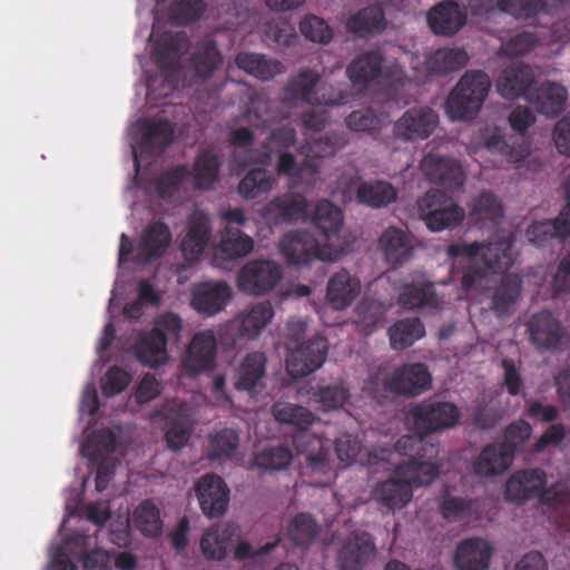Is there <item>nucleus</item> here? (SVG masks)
<instances>
[{
	"mask_svg": "<svg viewBox=\"0 0 570 570\" xmlns=\"http://www.w3.org/2000/svg\"><path fill=\"white\" fill-rule=\"evenodd\" d=\"M448 254L450 257L465 256L470 259L461 279L465 291L476 287L488 274L508 269L513 264L510 237H495L487 244L451 245Z\"/></svg>",
	"mask_w": 570,
	"mask_h": 570,
	"instance_id": "1",
	"label": "nucleus"
},
{
	"mask_svg": "<svg viewBox=\"0 0 570 570\" xmlns=\"http://www.w3.org/2000/svg\"><path fill=\"white\" fill-rule=\"evenodd\" d=\"M395 450L405 460L395 466L397 475L403 476L413 487L429 485L439 475V445L429 443L424 439L403 435L395 443Z\"/></svg>",
	"mask_w": 570,
	"mask_h": 570,
	"instance_id": "2",
	"label": "nucleus"
},
{
	"mask_svg": "<svg viewBox=\"0 0 570 570\" xmlns=\"http://www.w3.org/2000/svg\"><path fill=\"white\" fill-rule=\"evenodd\" d=\"M491 88L482 70H468L450 91L444 109L451 120H471L481 110Z\"/></svg>",
	"mask_w": 570,
	"mask_h": 570,
	"instance_id": "3",
	"label": "nucleus"
},
{
	"mask_svg": "<svg viewBox=\"0 0 570 570\" xmlns=\"http://www.w3.org/2000/svg\"><path fill=\"white\" fill-rule=\"evenodd\" d=\"M183 331L181 318L175 313L158 316L150 331L142 332L136 344L135 354L140 363L157 367L168 360L167 344L177 343Z\"/></svg>",
	"mask_w": 570,
	"mask_h": 570,
	"instance_id": "4",
	"label": "nucleus"
},
{
	"mask_svg": "<svg viewBox=\"0 0 570 570\" xmlns=\"http://www.w3.org/2000/svg\"><path fill=\"white\" fill-rule=\"evenodd\" d=\"M317 71L305 68L292 76L284 89L285 101L304 102L312 106H341L347 102L348 94L334 86L320 85Z\"/></svg>",
	"mask_w": 570,
	"mask_h": 570,
	"instance_id": "5",
	"label": "nucleus"
},
{
	"mask_svg": "<svg viewBox=\"0 0 570 570\" xmlns=\"http://www.w3.org/2000/svg\"><path fill=\"white\" fill-rule=\"evenodd\" d=\"M188 46L189 39L185 32L167 31L160 35L153 49V59L165 77L161 80L159 92L156 91L157 79L150 78L147 82L148 94L168 96L177 88L178 70L176 67Z\"/></svg>",
	"mask_w": 570,
	"mask_h": 570,
	"instance_id": "6",
	"label": "nucleus"
},
{
	"mask_svg": "<svg viewBox=\"0 0 570 570\" xmlns=\"http://www.w3.org/2000/svg\"><path fill=\"white\" fill-rule=\"evenodd\" d=\"M538 498L540 502L558 505L563 494L554 487L547 488V474L540 469L515 471L507 481L505 499L511 502H524Z\"/></svg>",
	"mask_w": 570,
	"mask_h": 570,
	"instance_id": "7",
	"label": "nucleus"
},
{
	"mask_svg": "<svg viewBox=\"0 0 570 570\" xmlns=\"http://www.w3.org/2000/svg\"><path fill=\"white\" fill-rule=\"evenodd\" d=\"M416 207L421 220L434 233L454 229L465 217L464 209L439 189L428 190L417 199Z\"/></svg>",
	"mask_w": 570,
	"mask_h": 570,
	"instance_id": "8",
	"label": "nucleus"
},
{
	"mask_svg": "<svg viewBox=\"0 0 570 570\" xmlns=\"http://www.w3.org/2000/svg\"><path fill=\"white\" fill-rule=\"evenodd\" d=\"M460 419L459 409L451 402H421L410 409L407 420L416 438L453 428Z\"/></svg>",
	"mask_w": 570,
	"mask_h": 570,
	"instance_id": "9",
	"label": "nucleus"
},
{
	"mask_svg": "<svg viewBox=\"0 0 570 570\" xmlns=\"http://www.w3.org/2000/svg\"><path fill=\"white\" fill-rule=\"evenodd\" d=\"M283 277L282 266L271 259L247 262L237 274V287L247 295L263 296L272 292Z\"/></svg>",
	"mask_w": 570,
	"mask_h": 570,
	"instance_id": "10",
	"label": "nucleus"
},
{
	"mask_svg": "<svg viewBox=\"0 0 570 570\" xmlns=\"http://www.w3.org/2000/svg\"><path fill=\"white\" fill-rule=\"evenodd\" d=\"M530 343L540 351H557L566 345L568 334L550 311L533 313L525 323Z\"/></svg>",
	"mask_w": 570,
	"mask_h": 570,
	"instance_id": "11",
	"label": "nucleus"
},
{
	"mask_svg": "<svg viewBox=\"0 0 570 570\" xmlns=\"http://www.w3.org/2000/svg\"><path fill=\"white\" fill-rule=\"evenodd\" d=\"M328 342L322 335L301 343L286 357V371L293 379H302L316 372L327 357Z\"/></svg>",
	"mask_w": 570,
	"mask_h": 570,
	"instance_id": "12",
	"label": "nucleus"
},
{
	"mask_svg": "<svg viewBox=\"0 0 570 570\" xmlns=\"http://www.w3.org/2000/svg\"><path fill=\"white\" fill-rule=\"evenodd\" d=\"M439 125L438 114L430 107H412L393 125L394 139L417 141L428 139Z\"/></svg>",
	"mask_w": 570,
	"mask_h": 570,
	"instance_id": "13",
	"label": "nucleus"
},
{
	"mask_svg": "<svg viewBox=\"0 0 570 570\" xmlns=\"http://www.w3.org/2000/svg\"><path fill=\"white\" fill-rule=\"evenodd\" d=\"M420 168L430 183L451 191L460 189L465 183L462 164L452 157L429 153L421 160Z\"/></svg>",
	"mask_w": 570,
	"mask_h": 570,
	"instance_id": "14",
	"label": "nucleus"
},
{
	"mask_svg": "<svg viewBox=\"0 0 570 570\" xmlns=\"http://www.w3.org/2000/svg\"><path fill=\"white\" fill-rule=\"evenodd\" d=\"M502 12L511 13L517 19L523 20L529 26L549 27L552 26V30L557 33L561 28L570 26V19L553 22L550 9V2H497ZM566 2H552L553 8L557 9V4H564ZM560 39H570V30L562 36Z\"/></svg>",
	"mask_w": 570,
	"mask_h": 570,
	"instance_id": "15",
	"label": "nucleus"
},
{
	"mask_svg": "<svg viewBox=\"0 0 570 570\" xmlns=\"http://www.w3.org/2000/svg\"><path fill=\"white\" fill-rule=\"evenodd\" d=\"M376 553L372 535L365 531H354L343 542L336 557L340 570H362Z\"/></svg>",
	"mask_w": 570,
	"mask_h": 570,
	"instance_id": "16",
	"label": "nucleus"
},
{
	"mask_svg": "<svg viewBox=\"0 0 570 570\" xmlns=\"http://www.w3.org/2000/svg\"><path fill=\"white\" fill-rule=\"evenodd\" d=\"M432 377L423 363L404 364L396 368L385 381V389L400 395L416 396L428 391Z\"/></svg>",
	"mask_w": 570,
	"mask_h": 570,
	"instance_id": "17",
	"label": "nucleus"
},
{
	"mask_svg": "<svg viewBox=\"0 0 570 570\" xmlns=\"http://www.w3.org/2000/svg\"><path fill=\"white\" fill-rule=\"evenodd\" d=\"M203 513L213 519L222 517L228 507L229 489L223 478L216 474H205L195 485Z\"/></svg>",
	"mask_w": 570,
	"mask_h": 570,
	"instance_id": "18",
	"label": "nucleus"
},
{
	"mask_svg": "<svg viewBox=\"0 0 570 570\" xmlns=\"http://www.w3.org/2000/svg\"><path fill=\"white\" fill-rule=\"evenodd\" d=\"M279 250L289 265L303 266L312 261L322 259L320 242L307 230H294L285 234L279 242Z\"/></svg>",
	"mask_w": 570,
	"mask_h": 570,
	"instance_id": "19",
	"label": "nucleus"
},
{
	"mask_svg": "<svg viewBox=\"0 0 570 570\" xmlns=\"http://www.w3.org/2000/svg\"><path fill=\"white\" fill-rule=\"evenodd\" d=\"M232 297L233 289L226 282H204L193 287L190 304L198 313L214 316L228 305Z\"/></svg>",
	"mask_w": 570,
	"mask_h": 570,
	"instance_id": "20",
	"label": "nucleus"
},
{
	"mask_svg": "<svg viewBox=\"0 0 570 570\" xmlns=\"http://www.w3.org/2000/svg\"><path fill=\"white\" fill-rule=\"evenodd\" d=\"M377 244L386 264L394 268L412 259L415 248L414 237L409 232L394 226L383 230Z\"/></svg>",
	"mask_w": 570,
	"mask_h": 570,
	"instance_id": "21",
	"label": "nucleus"
},
{
	"mask_svg": "<svg viewBox=\"0 0 570 570\" xmlns=\"http://www.w3.org/2000/svg\"><path fill=\"white\" fill-rule=\"evenodd\" d=\"M217 342L213 331L196 333L187 348L183 362L186 372L196 375L213 370L216 360Z\"/></svg>",
	"mask_w": 570,
	"mask_h": 570,
	"instance_id": "22",
	"label": "nucleus"
},
{
	"mask_svg": "<svg viewBox=\"0 0 570 570\" xmlns=\"http://www.w3.org/2000/svg\"><path fill=\"white\" fill-rule=\"evenodd\" d=\"M535 72L528 65H514L504 68L497 79V91L507 100L524 98L535 85Z\"/></svg>",
	"mask_w": 570,
	"mask_h": 570,
	"instance_id": "23",
	"label": "nucleus"
},
{
	"mask_svg": "<svg viewBox=\"0 0 570 570\" xmlns=\"http://www.w3.org/2000/svg\"><path fill=\"white\" fill-rule=\"evenodd\" d=\"M568 90L558 82H535L533 89L528 94V102L534 106L535 110L550 118H556L566 109Z\"/></svg>",
	"mask_w": 570,
	"mask_h": 570,
	"instance_id": "24",
	"label": "nucleus"
},
{
	"mask_svg": "<svg viewBox=\"0 0 570 570\" xmlns=\"http://www.w3.org/2000/svg\"><path fill=\"white\" fill-rule=\"evenodd\" d=\"M525 235L528 240L538 247L550 245L552 240H564L570 235V204L566 205L554 219L532 223Z\"/></svg>",
	"mask_w": 570,
	"mask_h": 570,
	"instance_id": "25",
	"label": "nucleus"
},
{
	"mask_svg": "<svg viewBox=\"0 0 570 570\" xmlns=\"http://www.w3.org/2000/svg\"><path fill=\"white\" fill-rule=\"evenodd\" d=\"M308 203L305 196L298 193H286L274 197L265 208V217L275 224H289L305 219Z\"/></svg>",
	"mask_w": 570,
	"mask_h": 570,
	"instance_id": "26",
	"label": "nucleus"
},
{
	"mask_svg": "<svg viewBox=\"0 0 570 570\" xmlns=\"http://www.w3.org/2000/svg\"><path fill=\"white\" fill-rule=\"evenodd\" d=\"M430 29L439 36H452L466 22V10L459 2H438L426 14Z\"/></svg>",
	"mask_w": 570,
	"mask_h": 570,
	"instance_id": "27",
	"label": "nucleus"
},
{
	"mask_svg": "<svg viewBox=\"0 0 570 570\" xmlns=\"http://www.w3.org/2000/svg\"><path fill=\"white\" fill-rule=\"evenodd\" d=\"M492 553L493 550L487 540L469 538L458 544L454 564L458 570H488Z\"/></svg>",
	"mask_w": 570,
	"mask_h": 570,
	"instance_id": "28",
	"label": "nucleus"
},
{
	"mask_svg": "<svg viewBox=\"0 0 570 570\" xmlns=\"http://www.w3.org/2000/svg\"><path fill=\"white\" fill-rule=\"evenodd\" d=\"M212 238V222L204 213H195L188 222V229L181 240V250L186 259H197L207 248Z\"/></svg>",
	"mask_w": 570,
	"mask_h": 570,
	"instance_id": "29",
	"label": "nucleus"
},
{
	"mask_svg": "<svg viewBox=\"0 0 570 570\" xmlns=\"http://www.w3.org/2000/svg\"><path fill=\"white\" fill-rule=\"evenodd\" d=\"M238 534L239 529L233 523L208 528L200 539L202 553L208 560H224Z\"/></svg>",
	"mask_w": 570,
	"mask_h": 570,
	"instance_id": "30",
	"label": "nucleus"
},
{
	"mask_svg": "<svg viewBox=\"0 0 570 570\" xmlns=\"http://www.w3.org/2000/svg\"><path fill=\"white\" fill-rule=\"evenodd\" d=\"M521 292V276L513 273L504 274L495 286L491 298V309L495 316L503 318L512 315Z\"/></svg>",
	"mask_w": 570,
	"mask_h": 570,
	"instance_id": "31",
	"label": "nucleus"
},
{
	"mask_svg": "<svg viewBox=\"0 0 570 570\" xmlns=\"http://www.w3.org/2000/svg\"><path fill=\"white\" fill-rule=\"evenodd\" d=\"M361 292V281L346 269L335 273L328 281L326 298L337 311L348 307Z\"/></svg>",
	"mask_w": 570,
	"mask_h": 570,
	"instance_id": "32",
	"label": "nucleus"
},
{
	"mask_svg": "<svg viewBox=\"0 0 570 570\" xmlns=\"http://www.w3.org/2000/svg\"><path fill=\"white\" fill-rule=\"evenodd\" d=\"M413 497L411 483L403 476L400 479L391 478L376 483L373 489V499L387 511L400 510L404 508Z\"/></svg>",
	"mask_w": 570,
	"mask_h": 570,
	"instance_id": "33",
	"label": "nucleus"
},
{
	"mask_svg": "<svg viewBox=\"0 0 570 570\" xmlns=\"http://www.w3.org/2000/svg\"><path fill=\"white\" fill-rule=\"evenodd\" d=\"M397 303L405 309L426 308L430 311H439L443 304L432 282L405 284L399 295Z\"/></svg>",
	"mask_w": 570,
	"mask_h": 570,
	"instance_id": "34",
	"label": "nucleus"
},
{
	"mask_svg": "<svg viewBox=\"0 0 570 570\" xmlns=\"http://www.w3.org/2000/svg\"><path fill=\"white\" fill-rule=\"evenodd\" d=\"M139 146L149 153H159L174 141L175 128L166 119H144L140 121Z\"/></svg>",
	"mask_w": 570,
	"mask_h": 570,
	"instance_id": "35",
	"label": "nucleus"
},
{
	"mask_svg": "<svg viewBox=\"0 0 570 570\" xmlns=\"http://www.w3.org/2000/svg\"><path fill=\"white\" fill-rule=\"evenodd\" d=\"M274 315L269 302L253 304L247 311L233 321L230 327L237 330L239 337L255 338L271 322Z\"/></svg>",
	"mask_w": 570,
	"mask_h": 570,
	"instance_id": "36",
	"label": "nucleus"
},
{
	"mask_svg": "<svg viewBox=\"0 0 570 570\" xmlns=\"http://www.w3.org/2000/svg\"><path fill=\"white\" fill-rule=\"evenodd\" d=\"M267 357L263 352H250L236 370L235 387L239 391L253 392L263 386L266 374Z\"/></svg>",
	"mask_w": 570,
	"mask_h": 570,
	"instance_id": "37",
	"label": "nucleus"
},
{
	"mask_svg": "<svg viewBox=\"0 0 570 570\" xmlns=\"http://www.w3.org/2000/svg\"><path fill=\"white\" fill-rule=\"evenodd\" d=\"M293 445L298 454L306 456L307 466L314 472H323L327 466V450L324 440L309 430L297 431Z\"/></svg>",
	"mask_w": 570,
	"mask_h": 570,
	"instance_id": "38",
	"label": "nucleus"
},
{
	"mask_svg": "<svg viewBox=\"0 0 570 570\" xmlns=\"http://www.w3.org/2000/svg\"><path fill=\"white\" fill-rule=\"evenodd\" d=\"M511 451L504 445L493 443L484 446L473 463V471L481 476H492L503 473L513 462Z\"/></svg>",
	"mask_w": 570,
	"mask_h": 570,
	"instance_id": "39",
	"label": "nucleus"
},
{
	"mask_svg": "<svg viewBox=\"0 0 570 570\" xmlns=\"http://www.w3.org/2000/svg\"><path fill=\"white\" fill-rule=\"evenodd\" d=\"M384 57L380 51L370 50L352 60L346 75L354 85L366 87L382 75Z\"/></svg>",
	"mask_w": 570,
	"mask_h": 570,
	"instance_id": "40",
	"label": "nucleus"
},
{
	"mask_svg": "<svg viewBox=\"0 0 570 570\" xmlns=\"http://www.w3.org/2000/svg\"><path fill=\"white\" fill-rule=\"evenodd\" d=\"M253 249L254 240L250 236L237 227L226 226L215 248V258L234 261L247 256Z\"/></svg>",
	"mask_w": 570,
	"mask_h": 570,
	"instance_id": "41",
	"label": "nucleus"
},
{
	"mask_svg": "<svg viewBox=\"0 0 570 570\" xmlns=\"http://www.w3.org/2000/svg\"><path fill=\"white\" fill-rule=\"evenodd\" d=\"M381 2H374L347 19L346 28L353 35L363 38L380 33L386 27V19Z\"/></svg>",
	"mask_w": 570,
	"mask_h": 570,
	"instance_id": "42",
	"label": "nucleus"
},
{
	"mask_svg": "<svg viewBox=\"0 0 570 570\" xmlns=\"http://www.w3.org/2000/svg\"><path fill=\"white\" fill-rule=\"evenodd\" d=\"M235 63L237 68L262 81H268L284 71V67L278 60L255 52L237 53Z\"/></svg>",
	"mask_w": 570,
	"mask_h": 570,
	"instance_id": "43",
	"label": "nucleus"
},
{
	"mask_svg": "<svg viewBox=\"0 0 570 570\" xmlns=\"http://www.w3.org/2000/svg\"><path fill=\"white\" fill-rule=\"evenodd\" d=\"M223 63V56L214 39L207 38L199 42L190 56V68L195 77L209 79Z\"/></svg>",
	"mask_w": 570,
	"mask_h": 570,
	"instance_id": "44",
	"label": "nucleus"
},
{
	"mask_svg": "<svg viewBox=\"0 0 570 570\" xmlns=\"http://www.w3.org/2000/svg\"><path fill=\"white\" fill-rule=\"evenodd\" d=\"M220 170V160L217 151L209 147L202 149L194 161L190 175L194 178V188L209 189L217 180Z\"/></svg>",
	"mask_w": 570,
	"mask_h": 570,
	"instance_id": "45",
	"label": "nucleus"
},
{
	"mask_svg": "<svg viewBox=\"0 0 570 570\" xmlns=\"http://www.w3.org/2000/svg\"><path fill=\"white\" fill-rule=\"evenodd\" d=\"M171 240V233L163 222L150 224L140 240L139 256L141 261L149 262L160 257Z\"/></svg>",
	"mask_w": 570,
	"mask_h": 570,
	"instance_id": "46",
	"label": "nucleus"
},
{
	"mask_svg": "<svg viewBox=\"0 0 570 570\" xmlns=\"http://www.w3.org/2000/svg\"><path fill=\"white\" fill-rule=\"evenodd\" d=\"M469 62V55L462 48H440L426 60L429 71L446 75L461 70Z\"/></svg>",
	"mask_w": 570,
	"mask_h": 570,
	"instance_id": "47",
	"label": "nucleus"
},
{
	"mask_svg": "<svg viewBox=\"0 0 570 570\" xmlns=\"http://www.w3.org/2000/svg\"><path fill=\"white\" fill-rule=\"evenodd\" d=\"M343 212L327 199L320 200L314 209L312 223L326 238L336 235L343 225Z\"/></svg>",
	"mask_w": 570,
	"mask_h": 570,
	"instance_id": "48",
	"label": "nucleus"
},
{
	"mask_svg": "<svg viewBox=\"0 0 570 570\" xmlns=\"http://www.w3.org/2000/svg\"><path fill=\"white\" fill-rule=\"evenodd\" d=\"M357 200L373 208H382L395 202L397 191L390 183L377 180L362 183L356 190Z\"/></svg>",
	"mask_w": 570,
	"mask_h": 570,
	"instance_id": "49",
	"label": "nucleus"
},
{
	"mask_svg": "<svg viewBox=\"0 0 570 570\" xmlns=\"http://www.w3.org/2000/svg\"><path fill=\"white\" fill-rule=\"evenodd\" d=\"M424 334V325L417 317L397 321L389 330L391 346L397 351L413 345Z\"/></svg>",
	"mask_w": 570,
	"mask_h": 570,
	"instance_id": "50",
	"label": "nucleus"
},
{
	"mask_svg": "<svg viewBox=\"0 0 570 570\" xmlns=\"http://www.w3.org/2000/svg\"><path fill=\"white\" fill-rule=\"evenodd\" d=\"M117 446L116 434L109 429L94 431L82 444L81 452L91 461H101L114 453Z\"/></svg>",
	"mask_w": 570,
	"mask_h": 570,
	"instance_id": "51",
	"label": "nucleus"
},
{
	"mask_svg": "<svg viewBox=\"0 0 570 570\" xmlns=\"http://www.w3.org/2000/svg\"><path fill=\"white\" fill-rule=\"evenodd\" d=\"M297 140L296 130L289 126L273 129L263 144L262 165H268L274 154L289 151Z\"/></svg>",
	"mask_w": 570,
	"mask_h": 570,
	"instance_id": "52",
	"label": "nucleus"
},
{
	"mask_svg": "<svg viewBox=\"0 0 570 570\" xmlns=\"http://www.w3.org/2000/svg\"><path fill=\"white\" fill-rule=\"evenodd\" d=\"M272 413L277 422L293 425L297 431L308 430L315 421V415L308 409L291 403H275Z\"/></svg>",
	"mask_w": 570,
	"mask_h": 570,
	"instance_id": "53",
	"label": "nucleus"
},
{
	"mask_svg": "<svg viewBox=\"0 0 570 570\" xmlns=\"http://www.w3.org/2000/svg\"><path fill=\"white\" fill-rule=\"evenodd\" d=\"M275 184L274 176L264 168L250 169L239 181L238 193L246 199H255L267 194Z\"/></svg>",
	"mask_w": 570,
	"mask_h": 570,
	"instance_id": "54",
	"label": "nucleus"
},
{
	"mask_svg": "<svg viewBox=\"0 0 570 570\" xmlns=\"http://www.w3.org/2000/svg\"><path fill=\"white\" fill-rule=\"evenodd\" d=\"M292 460L293 454L287 446H266L255 453L253 464L263 472H273L286 469Z\"/></svg>",
	"mask_w": 570,
	"mask_h": 570,
	"instance_id": "55",
	"label": "nucleus"
},
{
	"mask_svg": "<svg viewBox=\"0 0 570 570\" xmlns=\"http://www.w3.org/2000/svg\"><path fill=\"white\" fill-rule=\"evenodd\" d=\"M350 390L345 383L318 385L312 393V399L323 411L342 409L350 400Z\"/></svg>",
	"mask_w": 570,
	"mask_h": 570,
	"instance_id": "56",
	"label": "nucleus"
},
{
	"mask_svg": "<svg viewBox=\"0 0 570 570\" xmlns=\"http://www.w3.org/2000/svg\"><path fill=\"white\" fill-rule=\"evenodd\" d=\"M318 525L309 513L296 514L287 525V535L297 547H308L317 535Z\"/></svg>",
	"mask_w": 570,
	"mask_h": 570,
	"instance_id": "57",
	"label": "nucleus"
},
{
	"mask_svg": "<svg viewBox=\"0 0 570 570\" xmlns=\"http://www.w3.org/2000/svg\"><path fill=\"white\" fill-rule=\"evenodd\" d=\"M134 523L146 537H157L163 529L158 508L150 501H142L134 511Z\"/></svg>",
	"mask_w": 570,
	"mask_h": 570,
	"instance_id": "58",
	"label": "nucleus"
},
{
	"mask_svg": "<svg viewBox=\"0 0 570 570\" xmlns=\"http://www.w3.org/2000/svg\"><path fill=\"white\" fill-rule=\"evenodd\" d=\"M189 176L190 169L186 164H179L163 171L155 181L158 195L164 199L173 197Z\"/></svg>",
	"mask_w": 570,
	"mask_h": 570,
	"instance_id": "59",
	"label": "nucleus"
},
{
	"mask_svg": "<svg viewBox=\"0 0 570 570\" xmlns=\"http://www.w3.org/2000/svg\"><path fill=\"white\" fill-rule=\"evenodd\" d=\"M471 216L476 222L490 220L493 225H498L503 217V207L494 194L483 191L473 199Z\"/></svg>",
	"mask_w": 570,
	"mask_h": 570,
	"instance_id": "60",
	"label": "nucleus"
},
{
	"mask_svg": "<svg viewBox=\"0 0 570 570\" xmlns=\"http://www.w3.org/2000/svg\"><path fill=\"white\" fill-rule=\"evenodd\" d=\"M473 503L471 499L446 495L440 504V512L448 522L468 521L472 515Z\"/></svg>",
	"mask_w": 570,
	"mask_h": 570,
	"instance_id": "61",
	"label": "nucleus"
},
{
	"mask_svg": "<svg viewBox=\"0 0 570 570\" xmlns=\"http://www.w3.org/2000/svg\"><path fill=\"white\" fill-rule=\"evenodd\" d=\"M206 10V2H169L168 20L177 26L195 22Z\"/></svg>",
	"mask_w": 570,
	"mask_h": 570,
	"instance_id": "62",
	"label": "nucleus"
},
{
	"mask_svg": "<svg viewBox=\"0 0 570 570\" xmlns=\"http://www.w3.org/2000/svg\"><path fill=\"white\" fill-rule=\"evenodd\" d=\"M539 43V38L532 32H521L501 43L499 55L505 58H517L529 53Z\"/></svg>",
	"mask_w": 570,
	"mask_h": 570,
	"instance_id": "63",
	"label": "nucleus"
},
{
	"mask_svg": "<svg viewBox=\"0 0 570 570\" xmlns=\"http://www.w3.org/2000/svg\"><path fill=\"white\" fill-rule=\"evenodd\" d=\"M531 433L532 428L528 422L523 420L514 421L507 426L503 441L499 444L504 445L507 451H511V455L514 458L515 452L524 446Z\"/></svg>",
	"mask_w": 570,
	"mask_h": 570,
	"instance_id": "64",
	"label": "nucleus"
}]
</instances>
